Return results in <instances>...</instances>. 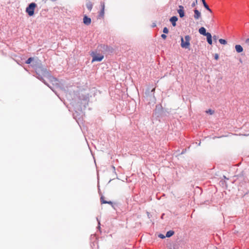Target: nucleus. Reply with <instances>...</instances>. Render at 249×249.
Instances as JSON below:
<instances>
[{
  "instance_id": "obj_12",
  "label": "nucleus",
  "mask_w": 249,
  "mask_h": 249,
  "mask_svg": "<svg viewBox=\"0 0 249 249\" xmlns=\"http://www.w3.org/2000/svg\"><path fill=\"white\" fill-rule=\"evenodd\" d=\"M236 51L238 53H241L243 51V47L240 45H236L235 46Z\"/></svg>"
},
{
  "instance_id": "obj_19",
  "label": "nucleus",
  "mask_w": 249,
  "mask_h": 249,
  "mask_svg": "<svg viewBox=\"0 0 249 249\" xmlns=\"http://www.w3.org/2000/svg\"><path fill=\"white\" fill-rule=\"evenodd\" d=\"M206 113L212 115L214 113V111L213 110L209 109L206 111Z\"/></svg>"
},
{
  "instance_id": "obj_14",
  "label": "nucleus",
  "mask_w": 249,
  "mask_h": 249,
  "mask_svg": "<svg viewBox=\"0 0 249 249\" xmlns=\"http://www.w3.org/2000/svg\"><path fill=\"white\" fill-rule=\"evenodd\" d=\"M178 13L179 17L180 18H183L184 16V10L181 9L178 10Z\"/></svg>"
},
{
  "instance_id": "obj_7",
  "label": "nucleus",
  "mask_w": 249,
  "mask_h": 249,
  "mask_svg": "<svg viewBox=\"0 0 249 249\" xmlns=\"http://www.w3.org/2000/svg\"><path fill=\"white\" fill-rule=\"evenodd\" d=\"M178 20V18L176 16H173L170 19V22L172 23V25L175 27L176 26V22Z\"/></svg>"
},
{
  "instance_id": "obj_6",
  "label": "nucleus",
  "mask_w": 249,
  "mask_h": 249,
  "mask_svg": "<svg viewBox=\"0 0 249 249\" xmlns=\"http://www.w3.org/2000/svg\"><path fill=\"white\" fill-rule=\"evenodd\" d=\"M100 200L101 204H108L112 206H113V203L111 201H107L106 200L105 197L102 196L100 197Z\"/></svg>"
},
{
  "instance_id": "obj_4",
  "label": "nucleus",
  "mask_w": 249,
  "mask_h": 249,
  "mask_svg": "<svg viewBox=\"0 0 249 249\" xmlns=\"http://www.w3.org/2000/svg\"><path fill=\"white\" fill-rule=\"evenodd\" d=\"M92 57H93V58H92V62H94V61L100 62V61H102L103 60V59L104 58V56L103 55H100V54L94 55L92 56Z\"/></svg>"
},
{
  "instance_id": "obj_5",
  "label": "nucleus",
  "mask_w": 249,
  "mask_h": 249,
  "mask_svg": "<svg viewBox=\"0 0 249 249\" xmlns=\"http://www.w3.org/2000/svg\"><path fill=\"white\" fill-rule=\"evenodd\" d=\"M194 18L196 20L198 19L201 17V13L196 9L194 10Z\"/></svg>"
},
{
  "instance_id": "obj_8",
  "label": "nucleus",
  "mask_w": 249,
  "mask_h": 249,
  "mask_svg": "<svg viewBox=\"0 0 249 249\" xmlns=\"http://www.w3.org/2000/svg\"><path fill=\"white\" fill-rule=\"evenodd\" d=\"M101 10L100 12V13H99V16L100 17H103L104 15V13H105V3L104 2H101Z\"/></svg>"
},
{
  "instance_id": "obj_17",
  "label": "nucleus",
  "mask_w": 249,
  "mask_h": 249,
  "mask_svg": "<svg viewBox=\"0 0 249 249\" xmlns=\"http://www.w3.org/2000/svg\"><path fill=\"white\" fill-rule=\"evenodd\" d=\"M219 42L220 44L225 45L227 43V41L224 39H219Z\"/></svg>"
},
{
  "instance_id": "obj_20",
  "label": "nucleus",
  "mask_w": 249,
  "mask_h": 249,
  "mask_svg": "<svg viewBox=\"0 0 249 249\" xmlns=\"http://www.w3.org/2000/svg\"><path fill=\"white\" fill-rule=\"evenodd\" d=\"M197 4V0H195L191 4L192 7H195Z\"/></svg>"
},
{
  "instance_id": "obj_18",
  "label": "nucleus",
  "mask_w": 249,
  "mask_h": 249,
  "mask_svg": "<svg viewBox=\"0 0 249 249\" xmlns=\"http://www.w3.org/2000/svg\"><path fill=\"white\" fill-rule=\"evenodd\" d=\"M33 57H29L25 62V63L27 64H29L31 63V62L33 61Z\"/></svg>"
},
{
  "instance_id": "obj_16",
  "label": "nucleus",
  "mask_w": 249,
  "mask_h": 249,
  "mask_svg": "<svg viewBox=\"0 0 249 249\" xmlns=\"http://www.w3.org/2000/svg\"><path fill=\"white\" fill-rule=\"evenodd\" d=\"M87 9L90 11L92 8V4L90 2L87 3L86 5Z\"/></svg>"
},
{
  "instance_id": "obj_28",
  "label": "nucleus",
  "mask_w": 249,
  "mask_h": 249,
  "mask_svg": "<svg viewBox=\"0 0 249 249\" xmlns=\"http://www.w3.org/2000/svg\"><path fill=\"white\" fill-rule=\"evenodd\" d=\"M155 91V89H153L151 90L152 92H154Z\"/></svg>"
},
{
  "instance_id": "obj_15",
  "label": "nucleus",
  "mask_w": 249,
  "mask_h": 249,
  "mask_svg": "<svg viewBox=\"0 0 249 249\" xmlns=\"http://www.w3.org/2000/svg\"><path fill=\"white\" fill-rule=\"evenodd\" d=\"M174 233V232L172 231H169L167 232L166 234V236L167 237H170L172 236Z\"/></svg>"
},
{
  "instance_id": "obj_24",
  "label": "nucleus",
  "mask_w": 249,
  "mask_h": 249,
  "mask_svg": "<svg viewBox=\"0 0 249 249\" xmlns=\"http://www.w3.org/2000/svg\"><path fill=\"white\" fill-rule=\"evenodd\" d=\"M245 43L248 45H249V38H247L245 41Z\"/></svg>"
},
{
  "instance_id": "obj_23",
  "label": "nucleus",
  "mask_w": 249,
  "mask_h": 249,
  "mask_svg": "<svg viewBox=\"0 0 249 249\" xmlns=\"http://www.w3.org/2000/svg\"><path fill=\"white\" fill-rule=\"evenodd\" d=\"M161 37L163 38V39H165L167 37V36L165 35V34H162L161 35Z\"/></svg>"
},
{
  "instance_id": "obj_2",
  "label": "nucleus",
  "mask_w": 249,
  "mask_h": 249,
  "mask_svg": "<svg viewBox=\"0 0 249 249\" xmlns=\"http://www.w3.org/2000/svg\"><path fill=\"white\" fill-rule=\"evenodd\" d=\"M185 41H184V39L182 37H181V47L182 48L188 49L190 45V41L191 39V37L189 35H187L185 36Z\"/></svg>"
},
{
  "instance_id": "obj_27",
  "label": "nucleus",
  "mask_w": 249,
  "mask_h": 249,
  "mask_svg": "<svg viewBox=\"0 0 249 249\" xmlns=\"http://www.w3.org/2000/svg\"><path fill=\"white\" fill-rule=\"evenodd\" d=\"M159 237H160L161 238H163L165 237V236L162 234H160Z\"/></svg>"
},
{
  "instance_id": "obj_10",
  "label": "nucleus",
  "mask_w": 249,
  "mask_h": 249,
  "mask_svg": "<svg viewBox=\"0 0 249 249\" xmlns=\"http://www.w3.org/2000/svg\"><path fill=\"white\" fill-rule=\"evenodd\" d=\"M205 36H206L207 37V41L208 43L210 45H212L213 42H212V36L211 33L208 32L207 34L206 35H205Z\"/></svg>"
},
{
  "instance_id": "obj_9",
  "label": "nucleus",
  "mask_w": 249,
  "mask_h": 249,
  "mask_svg": "<svg viewBox=\"0 0 249 249\" xmlns=\"http://www.w3.org/2000/svg\"><path fill=\"white\" fill-rule=\"evenodd\" d=\"M83 22L85 24L88 25L91 23V18L85 16L83 18Z\"/></svg>"
},
{
  "instance_id": "obj_3",
  "label": "nucleus",
  "mask_w": 249,
  "mask_h": 249,
  "mask_svg": "<svg viewBox=\"0 0 249 249\" xmlns=\"http://www.w3.org/2000/svg\"><path fill=\"white\" fill-rule=\"evenodd\" d=\"M36 4L34 2L31 3L26 8V12L30 16H32L34 14L35 8Z\"/></svg>"
},
{
  "instance_id": "obj_13",
  "label": "nucleus",
  "mask_w": 249,
  "mask_h": 249,
  "mask_svg": "<svg viewBox=\"0 0 249 249\" xmlns=\"http://www.w3.org/2000/svg\"><path fill=\"white\" fill-rule=\"evenodd\" d=\"M202 3L203 4L204 7L210 12L212 13V10L209 8L208 5L207 4V3L205 1V0H201Z\"/></svg>"
},
{
  "instance_id": "obj_26",
  "label": "nucleus",
  "mask_w": 249,
  "mask_h": 249,
  "mask_svg": "<svg viewBox=\"0 0 249 249\" xmlns=\"http://www.w3.org/2000/svg\"><path fill=\"white\" fill-rule=\"evenodd\" d=\"M213 40H217V36H213Z\"/></svg>"
},
{
  "instance_id": "obj_11",
  "label": "nucleus",
  "mask_w": 249,
  "mask_h": 249,
  "mask_svg": "<svg viewBox=\"0 0 249 249\" xmlns=\"http://www.w3.org/2000/svg\"><path fill=\"white\" fill-rule=\"evenodd\" d=\"M198 31H199V33L201 35H202L203 36L206 35L207 34V33H208V32H206V29L204 27H202L200 28H199Z\"/></svg>"
},
{
  "instance_id": "obj_1",
  "label": "nucleus",
  "mask_w": 249,
  "mask_h": 249,
  "mask_svg": "<svg viewBox=\"0 0 249 249\" xmlns=\"http://www.w3.org/2000/svg\"><path fill=\"white\" fill-rule=\"evenodd\" d=\"M36 77L49 87L55 93L57 92L55 89L60 87V83L56 78L50 74L47 69L42 66L36 69Z\"/></svg>"
},
{
  "instance_id": "obj_22",
  "label": "nucleus",
  "mask_w": 249,
  "mask_h": 249,
  "mask_svg": "<svg viewBox=\"0 0 249 249\" xmlns=\"http://www.w3.org/2000/svg\"><path fill=\"white\" fill-rule=\"evenodd\" d=\"M219 58V55L217 53H215L214 54V59L215 60H218Z\"/></svg>"
},
{
  "instance_id": "obj_21",
  "label": "nucleus",
  "mask_w": 249,
  "mask_h": 249,
  "mask_svg": "<svg viewBox=\"0 0 249 249\" xmlns=\"http://www.w3.org/2000/svg\"><path fill=\"white\" fill-rule=\"evenodd\" d=\"M169 31L167 27H164L163 29V32L164 34H167L168 33Z\"/></svg>"
},
{
  "instance_id": "obj_25",
  "label": "nucleus",
  "mask_w": 249,
  "mask_h": 249,
  "mask_svg": "<svg viewBox=\"0 0 249 249\" xmlns=\"http://www.w3.org/2000/svg\"><path fill=\"white\" fill-rule=\"evenodd\" d=\"M179 9H181V10H184V7L182 5H179Z\"/></svg>"
}]
</instances>
